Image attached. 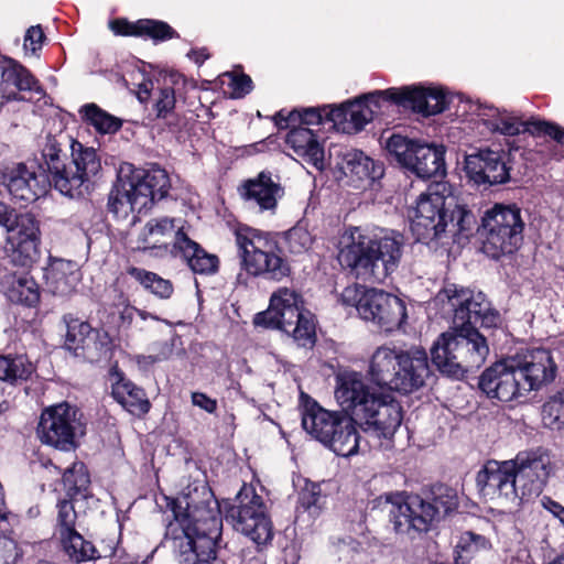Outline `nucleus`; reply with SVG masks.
<instances>
[{
	"mask_svg": "<svg viewBox=\"0 0 564 564\" xmlns=\"http://www.w3.org/2000/svg\"><path fill=\"white\" fill-rule=\"evenodd\" d=\"M172 501L173 520L164 539L176 564H217L223 542V513L214 492L202 486Z\"/></svg>",
	"mask_w": 564,
	"mask_h": 564,
	"instance_id": "f257e3e1",
	"label": "nucleus"
},
{
	"mask_svg": "<svg viewBox=\"0 0 564 564\" xmlns=\"http://www.w3.org/2000/svg\"><path fill=\"white\" fill-rule=\"evenodd\" d=\"M51 187L69 197L89 193L101 178L102 164L98 151L85 147L63 131L47 134L41 149V160L34 161Z\"/></svg>",
	"mask_w": 564,
	"mask_h": 564,
	"instance_id": "f03ea898",
	"label": "nucleus"
},
{
	"mask_svg": "<svg viewBox=\"0 0 564 564\" xmlns=\"http://www.w3.org/2000/svg\"><path fill=\"white\" fill-rule=\"evenodd\" d=\"M558 367L551 349L529 348L516 358L500 360L478 378V389L491 400L510 402L551 384Z\"/></svg>",
	"mask_w": 564,
	"mask_h": 564,
	"instance_id": "7ed1b4c3",
	"label": "nucleus"
},
{
	"mask_svg": "<svg viewBox=\"0 0 564 564\" xmlns=\"http://www.w3.org/2000/svg\"><path fill=\"white\" fill-rule=\"evenodd\" d=\"M339 264L365 282H382L393 273L402 258L403 237L381 229L368 232L350 226L341 236Z\"/></svg>",
	"mask_w": 564,
	"mask_h": 564,
	"instance_id": "20e7f679",
	"label": "nucleus"
},
{
	"mask_svg": "<svg viewBox=\"0 0 564 564\" xmlns=\"http://www.w3.org/2000/svg\"><path fill=\"white\" fill-rule=\"evenodd\" d=\"M448 194L447 184L436 182L417 197L410 226L417 242L427 245L438 240L448 227L454 235L466 238L475 231L478 234L480 224L476 215L466 205L455 203Z\"/></svg>",
	"mask_w": 564,
	"mask_h": 564,
	"instance_id": "39448f33",
	"label": "nucleus"
},
{
	"mask_svg": "<svg viewBox=\"0 0 564 564\" xmlns=\"http://www.w3.org/2000/svg\"><path fill=\"white\" fill-rule=\"evenodd\" d=\"M241 269L252 278L281 282L293 274L292 260L281 246V234L239 224L235 230Z\"/></svg>",
	"mask_w": 564,
	"mask_h": 564,
	"instance_id": "423d86ee",
	"label": "nucleus"
},
{
	"mask_svg": "<svg viewBox=\"0 0 564 564\" xmlns=\"http://www.w3.org/2000/svg\"><path fill=\"white\" fill-rule=\"evenodd\" d=\"M171 181L167 172L154 164L150 169L130 165L127 175H118L109 196L107 208L116 218H126L130 213L141 214L169 195Z\"/></svg>",
	"mask_w": 564,
	"mask_h": 564,
	"instance_id": "0eeeda50",
	"label": "nucleus"
},
{
	"mask_svg": "<svg viewBox=\"0 0 564 564\" xmlns=\"http://www.w3.org/2000/svg\"><path fill=\"white\" fill-rule=\"evenodd\" d=\"M489 354L486 336L476 327L454 325L442 333L431 347V360L444 376L463 380L481 367Z\"/></svg>",
	"mask_w": 564,
	"mask_h": 564,
	"instance_id": "6e6552de",
	"label": "nucleus"
},
{
	"mask_svg": "<svg viewBox=\"0 0 564 564\" xmlns=\"http://www.w3.org/2000/svg\"><path fill=\"white\" fill-rule=\"evenodd\" d=\"M300 410L302 427L312 438L337 456L349 457L358 453L360 434L343 409L327 410L311 395L301 392Z\"/></svg>",
	"mask_w": 564,
	"mask_h": 564,
	"instance_id": "1a4fd4ad",
	"label": "nucleus"
},
{
	"mask_svg": "<svg viewBox=\"0 0 564 564\" xmlns=\"http://www.w3.org/2000/svg\"><path fill=\"white\" fill-rule=\"evenodd\" d=\"M253 325L281 330L303 348H313L317 340L315 315L305 307L302 294L289 288L272 293L268 308L254 315Z\"/></svg>",
	"mask_w": 564,
	"mask_h": 564,
	"instance_id": "9d476101",
	"label": "nucleus"
},
{
	"mask_svg": "<svg viewBox=\"0 0 564 564\" xmlns=\"http://www.w3.org/2000/svg\"><path fill=\"white\" fill-rule=\"evenodd\" d=\"M525 224L517 204L496 203L480 218L482 252L495 260L513 254L523 242Z\"/></svg>",
	"mask_w": 564,
	"mask_h": 564,
	"instance_id": "9b49d317",
	"label": "nucleus"
},
{
	"mask_svg": "<svg viewBox=\"0 0 564 564\" xmlns=\"http://www.w3.org/2000/svg\"><path fill=\"white\" fill-rule=\"evenodd\" d=\"M341 302L356 307L362 319L373 323L384 333L400 329L408 318L404 301L383 290L349 285L341 292Z\"/></svg>",
	"mask_w": 564,
	"mask_h": 564,
	"instance_id": "f8f14e48",
	"label": "nucleus"
},
{
	"mask_svg": "<svg viewBox=\"0 0 564 564\" xmlns=\"http://www.w3.org/2000/svg\"><path fill=\"white\" fill-rule=\"evenodd\" d=\"M224 514L226 521L256 543L258 550L271 544L273 524L262 496L252 485L242 484L234 502L225 505Z\"/></svg>",
	"mask_w": 564,
	"mask_h": 564,
	"instance_id": "ddd939ff",
	"label": "nucleus"
},
{
	"mask_svg": "<svg viewBox=\"0 0 564 564\" xmlns=\"http://www.w3.org/2000/svg\"><path fill=\"white\" fill-rule=\"evenodd\" d=\"M381 140L389 161L406 172L423 180L446 175L444 145L427 144L394 132L387 138L381 135Z\"/></svg>",
	"mask_w": 564,
	"mask_h": 564,
	"instance_id": "4468645a",
	"label": "nucleus"
},
{
	"mask_svg": "<svg viewBox=\"0 0 564 564\" xmlns=\"http://www.w3.org/2000/svg\"><path fill=\"white\" fill-rule=\"evenodd\" d=\"M437 297L446 299L453 306L454 325L489 330L498 328L501 324L499 311L481 291L475 292L455 283H447L438 292Z\"/></svg>",
	"mask_w": 564,
	"mask_h": 564,
	"instance_id": "2eb2a0df",
	"label": "nucleus"
},
{
	"mask_svg": "<svg viewBox=\"0 0 564 564\" xmlns=\"http://www.w3.org/2000/svg\"><path fill=\"white\" fill-rule=\"evenodd\" d=\"M2 228L7 231L6 248L11 262L31 268L41 253L40 219L32 212H19L12 206L10 219Z\"/></svg>",
	"mask_w": 564,
	"mask_h": 564,
	"instance_id": "dca6fc26",
	"label": "nucleus"
},
{
	"mask_svg": "<svg viewBox=\"0 0 564 564\" xmlns=\"http://www.w3.org/2000/svg\"><path fill=\"white\" fill-rule=\"evenodd\" d=\"M424 494L425 498L411 494L414 540L427 533L435 522L456 512L459 507L457 490L446 484H433Z\"/></svg>",
	"mask_w": 564,
	"mask_h": 564,
	"instance_id": "f3484780",
	"label": "nucleus"
},
{
	"mask_svg": "<svg viewBox=\"0 0 564 564\" xmlns=\"http://www.w3.org/2000/svg\"><path fill=\"white\" fill-rule=\"evenodd\" d=\"M79 409L64 401L45 408L40 416L36 434L40 441L63 452H69L78 446L76 431Z\"/></svg>",
	"mask_w": 564,
	"mask_h": 564,
	"instance_id": "a211bd4d",
	"label": "nucleus"
},
{
	"mask_svg": "<svg viewBox=\"0 0 564 564\" xmlns=\"http://www.w3.org/2000/svg\"><path fill=\"white\" fill-rule=\"evenodd\" d=\"M335 398L341 409L349 414L357 426L370 416V411L378 402L379 391L370 387L361 372L345 371L336 377Z\"/></svg>",
	"mask_w": 564,
	"mask_h": 564,
	"instance_id": "6ab92c4d",
	"label": "nucleus"
},
{
	"mask_svg": "<svg viewBox=\"0 0 564 564\" xmlns=\"http://www.w3.org/2000/svg\"><path fill=\"white\" fill-rule=\"evenodd\" d=\"M489 112H485L487 119L484 124L492 132L503 135L514 137L520 133H529L534 138L549 137L561 145H564V128L553 121H547L536 117L528 120L514 112L500 110L495 107H487Z\"/></svg>",
	"mask_w": 564,
	"mask_h": 564,
	"instance_id": "aec40b11",
	"label": "nucleus"
},
{
	"mask_svg": "<svg viewBox=\"0 0 564 564\" xmlns=\"http://www.w3.org/2000/svg\"><path fill=\"white\" fill-rule=\"evenodd\" d=\"M513 464L519 499L530 500L539 497L544 490L552 470L549 455L540 447L520 451L513 458Z\"/></svg>",
	"mask_w": 564,
	"mask_h": 564,
	"instance_id": "412c9836",
	"label": "nucleus"
},
{
	"mask_svg": "<svg viewBox=\"0 0 564 564\" xmlns=\"http://www.w3.org/2000/svg\"><path fill=\"white\" fill-rule=\"evenodd\" d=\"M510 153L505 150L479 149L466 155L465 172L477 185H499L510 181Z\"/></svg>",
	"mask_w": 564,
	"mask_h": 564,
	"instance_id": "4be33fe9",
	"label": "nucleus"
},
{
	"mask_svg": "<svg viewBox=\"0 0 564 564\" xmlns=\"http://www.w3.org/2000/svg\"><path fill=\"white\" fill-rule=\"evenodd\" d=\"M411 494L408 491L384 492L369 500L367 516L376 518L383 512L388 513V522L395 535L414 540L413 510L411 508Z\"/></svg>",
	"mask_w": 564,
	"mask_h": 564,
	"instance_id": "5701e85b",
	"label": "nucleus"
},
{
	"mask_svg": "<svg viewBox=\"0 0 564 564\" xmlns=\"http://www.w3.org/2000/svg\"><path fill=\"white\" fill-rule=\"evenodd\" d=\"M34 164L32 162L29 166L26 163H19L8 173H3V184L14 199L34 203L51 189L48 177L43 172H37Z\"/></svg>",
	"mask_w": 564,
	"mask_h": 564,
	"instance_id": "b1692460",
	"label": "nucleus"
},
{
	"mask_svg": "<svg viewBox=\"0 0 564 564\" xmlns=\"http://www.w3.org/2000/svg\"><path fill=\"white\" fill-rule=\"evenodd\" d=\"M0 91L7 101H24V91L44 95L40 80L17 59L0 53Z\"/></svg>",
	"mask_w": 564,
	"mask_h": 564,
	"instance_id": "393cba45",
	"label": "nucleus"
},
{
	"mask_svg": "<svg viewBox=\"0 0 564 564\" xmlns=\"http://www.w3.org/2000/svg\"><path fill=\"white\" fill-rule=\"evenodd\" d=\"M241 199L260 213H274L278 200L284 195L282 185L274 181L270 171H261L257 176L245 180L238 187Z\"/></svg>",
	"mask_w": 564,
	"mask_h": 564,
	"instance_id": "a878e982",
	"label": "nucleus"
},
{
	"mask_svg": "<svg viewBox=\"0 0 564 564\" xmlns=\"http://www.w3.org/2000/svg\"><path fill=\"white\" fill-rule=\"evenodd\" d=\"M403 421V409L401 402L389 392H381L370 416L366 417L360 427L368 432L372 431L378 436L391 438Z\"/></svg>",
	"mask_w": 564,
	"mask_h": 564,
	"instance_id": "bb28decb",
	"label": "nucleus"
},
{
	"mask_svg": "<svg viewBox=\"0 0 564 564\" xmlns=\"http://www.w3.org/2000/svg\"><path fill=\"white\" fill-rule=\"evenodd\" d=\"M174 257H180L191 271L200 275H213L219 271L220 260L209 253L198 242L189 238L184 228H178L172 246Z\"/></svg>",
	"mask_w": 564,
	"mask_h": 564,
	"instance_id": "cd10ccee",
	"label": "nucleus"
},
{
	"mask_svg": "<svg viewBox=\"0 0 564 564\" xmlns=\"http://www.w3.org/2000/svg\"><path fill=\"white\" fill-rule=\"evenodd\" d=\"M406 349L387 345L378 347L369 360L367 375L380 389L394 391L401 373V359Z\"/></svg>",
	"mask_w": 564,
	"mask_h": 564,
	"instance_id": "c85d7f7f",
	"label": "nucleus"
},
{
	"mask_svg": "<svg viewBox=\"0 0 564 564\" xmlns=\"http://www.w3.org/2000/svg\"><path fill=\"white\" fill-rule=\"evenodd\" d=\"M514 470L513 459L503 462L490 459L477 473L476 485L480 491L498 494L513 500L519 498Z\"/></svg>",
	"mask_w": 564,
	"mask_h": 564,
	"instance_id": "c756f323",
	"label": "nucleus"
},
{
	"mask_svg": "<svg viewBox=\"0 0 564 564\" xmlns=\"http://www.w3.org/2000/svg\"><path fill=\"white\" fill-rule=\"evenodd\" d=\"M431 376L426 350L423 347L412 346L404 351V358L401 359L400 379L394 391L402 394L415 392L425 386Z\"/></svg>",
	"mask_w": 564,
	"mask_h": 564,
	"instance_id": "7c9ffc66",
	"label": "nucleus"
},
{
	"mask_svg": "<svg viewBox=\"0 0 564 564\" xmlns=\"http://www.w3.org/2000/svg\"><path fill=\"white\" fill-rule=\"evenodd\" d=\"M109 379L111 395L123 409L137 416H142L150 411L151 403L144 389L128 379L117 361L109 369Z\"/></svg>",
	"mask_w": 564,
	"mask_h": 564,
	"instance_id": "2f4dec72",
	"label": "nucleus"
},
{
	"mask_svg": "<svg viewBox=\"0 0 564 564\" xmlns=\"http://www.w3.org/2000/svg\"><path fill=\"white\" fill-rule=\"evenodd\" d=\"M341 173L352 183L366 182L372 185L384 175V165L366 155L361 150H349L338 164Z\"/></svg>",
	"mask_w": 564,
	"mask_h": 564,
	"instance_id": "473e14b6",
	"label": "nucleus"
},
{
	"mask_svg": "<svg viewBox=\"0 0 564 564\" xmlns=\"http://www.w3.org/2000/svg\"><path fill=\"white\" fill-rule=\"evenodd\" d=\"M288 129L290 131L286 134L285 143L304 162L323 171L325 167L324 147L318 141L317 134L307 127L290 126Z\"/></svg>",
	"mask_w": 564,
	"mask_h": 564,
	"instance_id": "72a5a7b5",
	"label": "nucleus"
},
{
	"mask_svg": "<svg viewBox=\"0 0 564 564\" xmlns=\"http://www.w3.org/2000/svg\"><path fill=\"white\" fill-rule=\"evenodd\" d=\"M406 108L430 117L442 113L448 108V100L441 87L421 85L405 86Z\"/></svg>",
	"mask_w": 564,
	"mask_h": 564,
	"instance_id": "f704fd0d",
	"label": "nucleus"
},
{
	"mask_svg": "<svg viewBox=\"0 0 564 564\" xmlns=\"http://www.w3.org/2000/svg\"><path fill=\"white\" fill-rule=\"evenodd\" d=\"M65 496L72 500H88L91 494V478L87 465L75 460L62 473Z\"/></svg>",
	"mask_w": 564,
	"mask_h": 564,
	"instance_id": "c9c22d12",
	"label": "nucleus"
},
{
	"mask_svg": "<svg viewBox=\"0 0 564 564\" xmlns=\"http://www.w3.org/2000/svg\"><path fill=\"white\" fill-rule=\"evenodd\" d=\"M327 117V106L294 108L292 110L283 108L273 115L272 121L279 130H286L290 126L322 124L328 122Z\"/></svg>",
	"mask_w": 564,
	"mask_h": 564,
	"instance_id": "e433bc0d",
	"label": "nucleus"
},
{
	"mask_svg": "<svg viewBox=\"0 0 564 564\" xmlns=\"http://www.w3.org/2000/svg\"><path fill=\"white\" fill-rule=\"evenodd\" d=\"M59 551L70 564H83L101 557L93 541L75 532L57 539Z\"/></svg>",
	"mask_w": 564,
	"mask_h": 564,
	"instance_id": "4c0bfd02",
	"label": "nucleus"
},
{
	"mask_svg": "<svg viewBox=\"0 0 564 564\" xmlns=\"http://www.w3.org/2000/svg\"><path fill=\"white\" fill-rule=\"evenodd\" d=\"M124 275L131 276L145 291L161 300H169L174 293V285L171 280L164 279L155 272L148 271L143 268L129 265L124 273L116 279V283H120Z\"/></svg>",
	"mask_w": 564,
	"mask_h": 564,
	"instance_id": "58836bf2",
	"label": "nucleus"
},
{
	"mask_svg": "<svg viewBox=\"0 0 564 564\" xmlns=\"http://www.w3.org/2000/svg\"><path fill=\"white\" fill-rule=\"evenodd\" d=\"M359 97L364 104H366L367 109L371 111L372 120L384 115L388 108L392 105L408 109L405 86L400 88L391 87L384 90H373Z\"/></svg>",
	"mask_w": 564,
	"mask_h": 564,
	"instance_id": "ea45409f",
	"label": "nucleus"
},
{
	"mask_svg": "<svg viewBox=\"0 0 564 564\" xmlns=\"http://www.w3.org/2000/svg\"><path fill=\"white\" fill-rule=\"evenodd\" d=\"M296 510L306 512L316 518L326 508L327 495L322 490V484L304 479L303 486L297 490Z\"/></svg>",
	"mask_w": 564,
	"mask_h": 564,
	"instance_id": "a19ab883",
	"label": "nucleus"
},
{
	"mask_svg": "<svg viewBox=\"0 0 564 564\" xmlns=\"http://www.w3.org/2000/svg\"><path fill=\"white\" fill-rule=\"evenodd\" d=\"M79 113L84 122L94 127L101 134L116 133L123 124L120 118L112 116L94 102L82 106Z\"/></svg>",
	"mask_w": 564,
	"mask_h": 564,
	"instance_id": "79ce46f5",
	"label": "nucleus"
},
{
	"mask_svg": "<svg viewBox=\"0 0 564 564\" xmlns=\"http://www.w3.org/2000/svg\"><path fill=\"white\" fill-rule=\"evenodd\" d=\"M8 296L11 302L35 307L40 303L41 292L36 281L29 273L13 280Z\"/></svg>",
	"mask_w": 564,
	"mask_h": 564,
	"instance_id": "37998d69",
	"label": "nucleus"
},
{
	"mask_svg": "<svg viewBox=\"0 0 564 564\" xmlns=\"http://www.w3.org/2000/svg\"><path fill=\"white\" fill-rule=\"evenodd\" d=\"M174 219L169 217L152 218L141 230L138 237V249L152 250L160 242L159 237H164L174 230Z\"/></svg>",
	"mask_w": 564,
	"mask_h": 564,
	"instance_id": "c03bdc74",
	"label": "nucleus"
},
{
	"mask_svg": "<svg viewBox=\"0 0 564 564\" xmlns=\"http://www.w3.org/2000/svg\"><path fill=\"white\" fill-rule=\"evenodd\" d=\"M175 105V88L164 82L163 86L158 89L153 110L156 118L164 119L170 129L178 127V120L174 113Z\"/></svg>",
	"mask_w": 564,
	"mask_h": 564,
	"instance_id": "a18cd8bd",
	"label": "nucleus"
},
{
	"mask_svg": "<svg viewBox=\"0 0 564 564\" xmlns=\"http://www.w3.org/2000/svg\"><path fill=\"white\" fill-rule=\"evenodd\" d=\"M542 421L551 430H564V386L550 394L543 403Z\"/></svg>",
	"mask_w": 564,
	"mask_h": 564,
	"instance_id": "49530a36",
	"label": "nucleus"
},
{
	"mask_svg": "<svg viewBox=\"0 0 564 564\" xmlns=\"http://www.w3.org/2000/svg\"><path fill=\"white\" fill-rule=\"evenodd\" d=\"M76 500L61 498L56 502V523L55 535L56 539L78 532L76 529L77 511L75 509Z\"/></svg>",
	"mask_w": 564,
	"mask_h": 564,
	"instance_id": "de8ad7c7",
	"label": "nucleus"
},
{
	"mask_svg": "<svg viewBox=\"0 0 564 564\" xmlns=\"http://www.w3.org/2000/svg\"><path fill=\"white\" fill-rule=\"evenodd\" d=\"M32 372V365L25 364L21 356H0V380L10 383L26 381Z\"/></svg>",
	"mask_w": 564,
	"mask_h": 564,
	"instance_id": "09e8293b",
	"label": "nucleus"
},
{
	"mask_svg": "<svg viewBox=\"0 0 564 564\" xmlns=\"http://www.w3.org/2000/svg\"><path fill=\"white\" fill-rule=\"evenodd\" d=\"M139 37L150 39L154 43H161L178 39V32L167 22L155 19H141Z\"/></svg>",
	"mask_w": 564,
	"mask_h": 564,
	"instance_id": "8fccbe9b",
	"label": "nucleus"
},
{
	"mask_svg": "<svg viewBox=\"0 0 564 564\" xmlns=\"http://www.w3.org/2000/svg\"><path fill=\"white\" fill-rule=\"evenodd\" d=\"M488 547H490V542L486 536L471 531L463 532L456 545V564H459L460 560L469 558L475 553L487 550Z\"/></svg>",
	"mask_w": 564,
	"mask_h": 564,
	"instance_id": "3c124183",
	"label": "nucleus"
},
{
	"mask_svg": "<svg viewBox=\"0 0 564 564\" xmlns=\"http://www.w3.org/2000/svg\"><path fill=\"white\" fill-rule=\"evenodd\" d=\"M282 239L291 254H302L311 249L313 245L311 232L301 225H296L284 234H281V240Z\"/></svg>",
	"mask_w": 564,
	"mask_h": 564,
	"instance_id": "603ef678",
	"label": "nucleus"
},
{
	"mask_svg": "<svg viewBox=\"0 0 564 564\" xmlns=\"http://www.w3.org/2000/svg\"><path fill=\"white\" fill-rule=\"evenodd\" d=\"M93 327L87 322H80L68 325L65 336V347L68 350L77 351L85 349L87 341L90 340Z\"/></svg>",
	"mask_w": 564,
	"mask_h": 564,
	"instance_id": "864d4df0",
	"label": "nucleus"
},
{
	"mask_svg": "<svg viewBox=\"0 0 564 564\" xmlns=\"http://www.w3.org/2000/svg\"><path fill=\"white\" fill-rule=\"evenodd\" d=\"M349 105L350 112L348 115L350 132L361 131L368 122L372 121L371 111L367 109L366 104H364L360 97L349 100Z\"/></svg>",
	"mask_w": 564,
	"mask_h": 564,
	"instance_id": "5fc2aeb1",
	"label": "nucleus"
},
{
	"mask_svg": "<svg viewBox=\"0 0 564 564\" xmlns=\"http://www.w3.org/2000/svg\"><path fill=\"white\" fill-rule=\"evenodd\" d=\"M90 339L94 340V347L96 350L95 356L91 357L93 359L99 361L101 359L111 358L115 344L112 337L107 330L93 328Z\"/></svg>",
	"mask_w": 564,
	"mask_h": 564,
	"instance_id": "6e6d98bb",
	"label": "nucleus"
},
{
	"mask_svg": "<svg viewBox=\"0 0 564 564\" xmlns=\"http://www.w3.org/2000/svg\"><path fill=\"white\" fill-rule=\"evenodd\" d=\"M350 105L349 101H346L339 106L330 107L327 106V121L332 122L334 127L343 132L350 133V123H349V113Z\"/></svg>",
	"mask_w": 564,
	"mask_h": 564,
	"instance_id": "4d7b16f0",
	"label": "nucleus"
},
{
	"mask_svg": "<svg viewBox=\"0 0 564 564\" xmlns=\"http://www.w3.org/2000/svg\"><path fill=\"white\" fill-rule=\"evenodd\" d=\"M140 24L141 19L131 22L127 18H116L109 22V29L115 35L139 37Z\"/></svg>",
	"mask_w": 564,
	"mask_h": 564,
	"instance_id": "13d9d810",
	"label": "nucleus"
},
{
	"mask_svg": "<svg viewBox=\"0 0 564 564\" xmlns=\"http://www.w3.org/2000/svg\"><path fill=\"white\" fill-rule=\"evenodd\" d=\"M46 40L42 25L30 26L24 35V50L36 54L42 50L44 41Z\"/></svg>",
	"mask_w": 564,
	"mask_h": 564,
	"instance_id": "bf43d9fd",
	"label": "nucleus"
},
{
	"mask_svg": "<svg viewBox=\"0 0 564 564\" xmlns=\"http://www.w3.org/2000/svg\"><path fill=\"white\" fill-rule=\"evenodd\" d=\"M153 348L156 352L153 355L138 356V364L152 366L156 362L169 359L172 354V346L167 341L154 343Z\"/></svg>",
	"mask_w": 564,
	"mask_h": 564,
	"instance_id": "052dcab7",
	"label": "nucleus"
},
{
	"mask_svg": "<svg viewBox=\"0 0 564 564\" xmlns=\"http://www.w3.org/2000/svg\"><path fill=\"white\" fill-rule=\"evenodd\" d=\"M230 87L232 88L234 98H242L252 91L253 82L251 77L245 73L239 75L232 74Z\"/></svg>",
	"mask_w": 564,
	"mask_h": 564,
	"instance_id": "680f3d73",
	"label": "nucleus"
},
{
	"mask_svg": "<svg viewBox=\"0 0 564 564\" xmlns=\"http://www.w3.org/2000/svg\"><path fill=\"white\" fill-rule=\"evenodd\" d=\"M192 403L195 406L200 408L202 410L206 411L207 413H215L217 410V400L210 398L204 392H193L192 395Z\"/></svg>",
	"mask_w": 564,
	"mask_h": 564,
	"instance_id": "e2e57ef3",
	"label": "nucleus"
},
{
	"mask_svg": "<svg viewBox=\"0 0 564 564\" xmlns=\"http://www.w3.org/2000/svg\"><path fill=\"white\" fill-rule=\"evenodd\" d=\"M541 502H542V506L543 508H545L547 511H550L554 517L558 518L561 520V522L564 523V518H563V514H564V507L553 500L551 497L549 496H544L542 499H541Z\"/></svg>",
	"mask_w": 564,
	"mask_h": 564,
	"instance_id": "0e129e2a",
	"label": "nucleus"
},
{
	"mask_svg": "<svg viewBox=\"0 0 564 564\" xmlns=\"http://www.w3.org/2000/svg\"><path fill=\"white\" fill-rule=\"evenodd\" d=\"M187 56L195 64L200 66V65H203L205 63V61H207L210 57V53L208 52L207 47H196V48H192L188 52Z\"/></svg>",
	"mask_w": 564,
	"mask_h": 564,
	"instance_id": "69168bd1",
	"label": "nucleus"
},
{
	"mask_svg": "<svg viewBox=\"0 0 564 564\" xmlns=\"http://www.w3.org/2000/svg\"><path fill=\"white\" fill-rule=\"evenodd\" d=\"M133 311H137L142 319H147L148 313L145 311L137 310L135 307L129 306L128 304L124 305L123 311L120 313V318L123 322L128 319V323L130 324L133 318Z\"/></svg>",
	"mask_w": 564,
	"mask_h": 564,
	"instance_id": "338daca9",
	"label": "nucleus"
},
{
	"mask_svg": "<svg viewBox=\"0 0 564 564\" xmlns=\"http://www.w3.org/2000/svg\"><path fill=\"white\" fill-rule=\"evenodd\" d=\"M11 208L12 206L4 203L3 200H0V227H3L8 224V220L10 219L11 215Z\"/></svg>",
	"mask_w": 564,
	"mask_h": 564,
	"instance_id": "774afa93",
	"label": "nucleus"
}]
</instances>
